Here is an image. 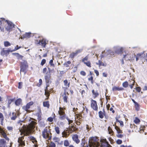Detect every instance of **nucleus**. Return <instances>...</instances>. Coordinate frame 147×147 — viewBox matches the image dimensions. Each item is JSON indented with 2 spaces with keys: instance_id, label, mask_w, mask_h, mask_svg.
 <instances>
[{
  "instance_id": "obj_1",
  "label": "nucleus",
  "mask_w": 147,
  "mask_h": 147,
  "mask_svg": "<svg viewBox=\"0 0 147 147\" xmlns=\"http://www.w3.org/2000/svg\"><path fill=\"white\" fill-rule=\"evenodd\" d=\"M36 123L34 121H32L29 124V127H25L23 129L20 130V135L23 136L19 137L18 139V142L19 146H25V144L24 140V136H29L31 132V129H34Z\"/></svg>"
},
{
  "instance_id": "obj_2",
  "label": "nucleus",
  "mask_w": 147,
  "mask_h": 147,
  "mask_svg": "<svg viewBox=\"0 0 147 147\" xmlns=\"http://www.w3.org/2000/svg\"><path fill=\"white\" fill-rule=\"evenodd\" d=\"M6 23L8 24L5 27V30L9 32L12 31L13 28L14 27V25L11 22L9 21L4 18H0V30L3 32L4 28L5 27Z\"/></svg>"
},
{
  "instance_id": "obj_3",
  "label": "nucleus",
  "mask_w": 147,
  "mask_h": 147,
  "mask_svg": "<svg viewBox=\"0 0 147 147\" xmlns=\"http://www.w3.org/2000/svg\"><path fill=\"white\" fill-rule=\"evenodd\" d=\"M98 141V138L96 136L90 137L88 142L89 147H98L100 145Z\"/></svg>"
},
{
  "instance_id": "obj_4",
  "label": "nucleus",
  "mask_w": 147,
  "mask_h": 147,
  "mask_svg": "<svg viewBox=\"0 0 147 147\" xmlns=\"http://www.w3.org/2000/svg\"><path fill=\"white\" fill-rule=\"evenodd\" d=\"M50 126L45 127L42 132V136L45 139L49 138V139L52 138V133L51 132Z\"/></svg>"
},
{
  "instance_id": "obj_5",
  "label": "nucleus",
  "mask_w": 147,
  "mask_h": 147,
  "mask_svg": "<svg viewBox=\"0 0 147 147\" xmlns=\"http://www.w3.org/2000/svg\"><path fill=\"white\" fill-rule=\"evenodd\" d=\"M20 73L23 72L26 74V70L28 67L27 61L25 60H23L22 62H20Z\"/></svg>"
},
{
  "instance_id": "obj_6",
  "label": "nucleus",
  "mask_w": 147,
  "mask_h": 147,
  "mask_svg": "<svg viewBox=\"0 0 147 147\" xmlns=\"http://www.w3.org/2000/svg\"><path fill=\"white\" fill-rule=\"evenodd\" d=\"M65 108L59 107L58 114L59 115V119L61 120H65L66 118V115L65 113Z\"/></svg>"
},
{
  "instance_id": "obj_7",
  "label": "nucleus",
  "mask_w": 147,
  "mask_h": 147,
  "mask_svg": "<svg viewBox=\"0 0 147 147\" xmlns=\"http://www.w3.org/2000/svg\"><path fill=\"white\" fill-rule=\"evenodd\" d=\"M48 71L45 74V79L46 83H51V70L50 68L48 67Z\"/></svg>"
},
{
  "instance_id": "obj_8",
  "label": "nucleus",
  "mask_w": 147,
  "mask_h": 147,
  "mask_svg": "<svg viewBox=\"0 0 147 147\" xmlns=\"http://www.w3.org/2000/svg\"><path fill=\"white\" fill-rule=\"evenodd\" d=\"M34 104V102L32 101H30L28 102L26 105L22 107V109L27 113H29L31 112V111L29 110L30 108V107L32 105Z\"/></svg>"
},
{
  "instance_id": "obj_9",
  "label": "nucleus",
  "mask_w": 147,
  "mask_h": 147,
  "mask_svg": "<svg viewBox=\"0 0 147 147\" xmlns=\"http://www.w3.org/2000/svg\"><path fill=\"white\" fill-rule=\"evenodd\" d=\"M90 106L92 109L95 111H98V106L96 101L92 99L91 100Z\"/></svg>"
},
{
  "instance_id": "obj_10",
  "label": "nucleus",
  "mask_w": 147,
  "mask_h": 147,
  "mask_svg": "<svg viewBox=\"0 0 147 147\" xmlns=\"http://www.w3.org/2000/svg\"><path fill=\"white\" fill-rule=\"evenodd\" d=\"M6 130L5 129L2 128L0 126V133L1 134V136L5 139V140L9 141V139L7 136L6 133Z\"/></svg>"
},
{
  "instance_id": "obj_11",
  "label": "nucleus",
  "mask_w": 147,
  "mask_h": 147,
  "mask_svg": "<svg viewBox=\"0 0 147 147\" xmlns=\"http://www.w3.org/2000/svg\"><path fill=\"white\" fill-rule=\"evenodd\" d=\"M100 141L101 144L100 147H112L106 139H101Z\"/></svg>"
},
{
  "instance_id": "obj_12",
  "label": "nucleus",
  "mask_w": 147,
  "mask_h": 147,
  "mask_svg": "<svg viewBox=\"0 0 147 147\" xmlns=\"http://www.w3.org/2000/svg\"><path fill=\"white\" fill-rule=\"evenodd\" d=\"M46 40L44 38L41 40H36V43L37 44H39L41 45L42 47L45 48L46 45L47 43Z\"/></svg>"
},
{
  "instance_id": "obj_13",
  "label": "nucleus",
  "mask_w": 147,
  "mask_h": 147,
  "mask_svg": "<svg viewBox=\"0 0 147 147\" xmlns=\"http://www.w3.org/2000/svg\"><path fill=\"white\" fill-rule=\"evenodd\" d=\"M82 117L81 114H76L75 115V118L76 120V119L78 120L76 121V123L78 125H80L81 124L80 121L82 120Z\"/></svg>"
},
{
  "instance_id": "obj_14",
  "label": "nucleus",
  "mask_w": 147,
  "mask_h": 147,
  "mask_svg": "<svg viewBox=\"0 0 147 147\" xmlns=\"http://www.w3.org/2000/svg\"><path fill=\"white\" fill-rule=\"evenodd\" d=\"M98 115L99 117L101 119L103 118L104 117L106 118V113L104 109H103L102 111H99L98 112Z\"/></svg>"
},
{
  "instance_id": "obj_15",
  "label": "nucleus",
  "mask_w": 147,
  "mask_h": 147,
  "mask_svg": "<svg viewBox=\"0 0 147 147\" xmlns=\"http://www.w3.org/2000/svg\"><path fill=\"white\" fill-rule=\"evenodd\" d=\"M20 113L18 112H13L11 115H9L11 120H14L20 115Z\"/></svg>"
},
{
  "instance_id": "obj_16",
  "label": "nucleus",
  "mask_w": 147,
  "mask_h": 147,
  "mask_svg": "<svg viewBox=\"0 0 147 147\" xmlns=\"http://www.w3.org/2000/svg\"><path fill=\"white\" fill-rule=\"evenodd\" d=\"M82 50L78 49L75 51V52H73L70 54L69 56V58L71 59H73L74 57L76 56L78 53H81Z\"/></svg>"
},
{
  "instance_id": "obj_17",
  "label": "nucleus",
  "mask_w": 147,
  "mask_h": 147,
  "mask_svg": "<svg viewBox=\"0 0 147 147\" xmlns=\"http://www.w3.org/2000/svg\"><path fill=\"white\" fill-rule=\"evenodd\" d=\"M69 94L68 92H65L62 95L64 102L67 103L68 102V96Z\"/></svg>"
},
{
  "instance_id": "obj_18",
  "label": "nucleus",
  "mask_w": 147,
  "mask_h": 147,
  "mask_svg": "<svg viewBox=\"0 0 147 147\" xmlns=\"http://www.w3.org/2000/svg\"><path fill=\"white\" fill-rule=\"evenodd\" d=\"M73 140L76 144H78L80 142V140L78 139V136L77 134H74L72 137Z\"/></svg>"
},
{
  "instance_id": "obj_19",
  "label": "nucleus",
  "mask_w": 147,
  "mask_h": 147,
  "mask_svg": "<svg viewBox=\"0 0 147 147\" xmlns=\"http://www.w3.org/2000/svg\"><path fill=\"white\" fill-rule=\"evenodd\" d=\"M10 52V51L9 50H5L4 48H3L0 52L1 55L2 56L4 55H6L7 56L8 54Z\"/></svg>"
},
{
  "instance_id": "obj_20",
  "label": "nucleus",
  "mask_w": 147,
  "mask_h": 147,
  "mask_svg": "<svg viewBox=\"0 0 147 147\" xmlns=\"http://www.w3.org/2000/svg\"><path fill=\"white\" fill-rule=\"evenodd\" d=\"M131 54L127 53L123 55V59H124L125 60H133L134 59L131 58Z\"/></svg>"
},
{
  "instance_id": "obj_21",
  "label": "nucleus",
  "mask_w": 147,
  "mask_h": 147,
  "mask_svg": "<svg viewBox=\"0 0 147 147\" xmlns=\"http://www.w3.org/2000/svg\"><path fill=\"white\" fill-rule=\"evenodd\" d=\"M92 96L93 98L95 99L99 95V93L98 90H95L93 89L92 91Z\"/></svg>"
},
{
  "instance_id": "obj_22",
  "label": "nucleus",
  "mask_w": 147,
  "mask_h": 147,
  "mask_svg": "<svg viewBox=\"0 0 147 147\" xmlns=\"http://www.w3.org/2000/svg\"><path fill=\"white\" fill-rule=\"evenodd\" d=\"M81 145V146L83 147H88L87 145V142L84 138L82 140Z\"/></svg>"
},
{
  "instance_id": "obj_23",
  "label": "nucleus",
  "mask_w": 147,
  "mask_h": 147,
  "mask_svg": "<svg viewBox=\"0 0 147 147\" xmlns=\"http://www.w3.org/2000/svg\"><path fill=\"white\" fill-rule=\"evenodd\" d=\"M71 63V61H67L64 63L63 64V65L65 67L67 68V69L68 70L71 69L70 67V65Z\"/></svg>"
},
{
  "instance_id": "obj_24",
  "label": "nucleus",
  "mask_w": 147,
  "mask_h": 147,
  "mask_svg": "<svg viewBox=\"0 0 147 147\" xmlns=\"http://www.w3.org/2000/svg\"><path fill=\"white\" fill-rule=\"evenodd\" d=\"M124 90V88L122 87H119L115 86L113 87L112 88V90L113 91L123 90Z\"/></svg>"
},
{
  "instance_id": "obj_25",
  "label": "nucleus",
  "mask_w": 147,
  "mask_h": 147,
  "mask_svg": "<svg viewBox=\"0 0 147 147\" xmlns=\"http://www.w3.org/2000/svg\"><path fill=\"white\" fill-rule=\"evenodd\" d=\"M63 137H65V138H67L69 136V134L68 132L65 130H64L62 133Z\"/></svg>"
},
{
  "instance_id": "obj_26",
  "label": "nucleus",
  "mask_w": 147,
  "mask_h": 147,
  "mask_svg": "<svg viewBox=\"0 0 147 147\" xmlns=\"http://www.w3.org/2000/svg\"><path fill=\"white\" fill-rule=\"evenodd\" d=\"M22 102V100L21 98H19L17 99L15 102V104L16 105L18 106L20 105Z\"/></svg>"
},
{
  "instance_id": "obj_27",
  "label": "nucleus",
  "mask_w": 147,
  "mask_h": 147,
  "mask_svg": "<svg viewBox=\"0 0 147 147\" xmlns=\"http://www.w3.org/2000/svg\"><path fill=\"white\" fill-rule=\"evenodd\" d=\"M43 106L45 107H46L48 108H49L50 107V104L49 101H44L43 102Z\"/></svg>"
},
{
  "instance_id": "obj_28",
  "label": "nucleus",
  "mask_w": 147,
  "mask_h": 147,
  "mask_svg": "<svg viewBox=\"0 0 147 147\" xmlns=\"http://www.w3.org/2000/svg\"><path fill=\"white\" fill-rule=\"evenodd\" d=\"M32 140V142L34 144V147H37L38 145L37 144V142L36 139L34 137H32L31 138Z\"/></svg>"
},
{
  "instance_id": "obj_29",
  "label": "nucleus",
  "mask_w": 147,
  "mask_h": 147,
  "mask_svg": "<svg viewBox=\"0 0 147 147\" xmlns=\"http://www.w3.org/2000/svg\"><path fill=\"white\" fill-rule=\"evenodd\" d=\"M143 54V53H138L136 56L134 55V57H135L136 58V61H138L139 59L141 58L142 57V56Z\"/></svg>"
},
{
  "instance_id": "obj_30",
  "label": "nucleus",
  "mask_w": 147,
  "mask_h": 147,
  "mask_svg": "<svg viewBox=\"0 0 147 147\" xmlns=\"http://www.w3.org/2000/svg\"><path fill=\"white\" fill-rule=\"evenodd\" d=\"M65 130L70 134L73 132L75 131V128H73V129H72L71 128L69 127L67 129H66Z\"/></svg>"
},
{
  "instance_id": "obj_31",
  "label": "nucleus",
  "mask_w": 147,
  "mask_h": 147,
  "mask_svg": "<svg viewBox=\"0 0 147 147\" xmlns=\"http://www.w3.org/2000/svg\"><path fill=\"white\" fill-rule=\"evenodd\" d=\"M129 81V86L130 87V88L132 89L133 88V86L134 85L135 81L134 80H131V81Z\"/></svg>"
},
{
  "instance_id": "obj_32",
  "label": "nucleus",
  "mask_w": 147,
  "mask_h": 147,
  "mask_svg": "<svg viewBox=\"0 0 147 147\" xmlns=\"http://www.w3.org/2000/svg\"><path fill=\"white\" fill-rule=\"evenodd\" d=\"M30 33H26L23 35V37L24 38H28L31 36Z\"/></svg>"
},
{
  "instance_id": "obj_33",
  "label": "nucleus",
  "mask_w": 147,
  "mask_h": 147,
  "mask_svg": "<svg viewBox=\"0 0 147 147\" xmlns=\"http://www.w3.org/2000/svg\"><path fill=\"white\" fill-rule=\"evenodd\" d=\"M123 49L122 48L117 49L115 51V52L117 54H121L123 51Z\"/></svg>"
},
{
  "instance_id": "obj_34",
  "label": "nucleus",
  "mask_w": 147,
  "mask_h": 147,
  "mask_svg": "<svg viewBox=\"0 0 147 147\" xmlns=\"http://www.w3.org/2000/svg\"><path fill=\"white\" fill-rule=\"evenodd\" d=\"M108 130L109 132V134L111 135H113L114 132L113 131L112 129L111 128L110 126H109L108 128Z\"/></svg>"
},
{
  "instance_id": "obj_35",
  "label": "nucleus",
  "mask_w": 147,
  "mask_h": 147,
  "mask_svg": "<svg viewBox=\"0 0 147 147\" xmlns=\"http://www.w3.org/2000/svg\"><path fill=\"white\" fill-rule=\"evenodd\" d=\"M54 114V116H53V117H48L47 119V121L49 122H52L53 121V119H54L56 117V115L55 114L53 113Z\"/></svg>"
},
{
  "instance_id": "obj_36",
  "label": "nucleus",
  "mask_w": 147,
  "mask_h": 147,
  "mask_svg": "<svg viewBox=\"0 0 147 147\" xmlns=\"http://www.w3.org/2000/svg\"><path fill=\"white\" fill-rule=\"evenodd\" d=\"M115 129L117 131V133L120 134L123 133L122 131L118 126L115 125Z\"/></svg>"
},
{
  "instance_id": "obj_37",
  "label": "nucleus",
  "mask_w": 147,
  "mask_h": 147,
  "mask_svg": "<svg viewBox=\"0 0 147 147\" xmlns=\"http://www.w3.org/2000/svg\"><path fill=\"white\" fill-rule=\"evenodd\" d=\"M54 130L56 133L59 134L60 133V128L57 126H55L54 128Z\"/></svg>"
},
{
  "instance_id": "obj_38",
  "label": "nucleus",
  "mask_w": 147,
  "mask_h": 147,
  "mask_svg": "<svg viewBox=\"0 0 147 147\" xmlns=\"http://www.w3.org/2000/svg\"><path fill=\"white\" fill-rule=\"evenodd\" d=\"M63 82L64 83V86L68 88L70 86V82L68 83V81L67 80H64Z\"/></svg>"
},
{
  "instance_id": "obj_39",
  "label": "nucleus",
  "mask_w": 147,
  "mask_h": 147,
  "mask_svg": "<svg viewBox=\"0 0 147 147\" xmlns=\"http://www.w3.org/2000/svg\"><path fill=\"white\" fill-rule=\"evenodd\" d=\"M134 107L136 110L138 111L140 109V106L139 104L137 102L134 104Z\"/></svg>"
},
{
  "instance_id": "obj_40",
  "label": "nucleus",
  "mask_w": 147,
  "mask_h": 147,
  "mask_svg": "<svg viewBox=\"0 0 147 147\" xmlns=\"http://www.w3.org/2000/svg\"><path fill=\"white\" fill-rule=\"evenodd\" d=\"M4 117L3 114L0 112V121L1 123H3L4 120Z\"/></svg>"
},
{
  "instance_id": "obj_41",
  "label": "nucleus",
  "mask_w": 147,
  "mask_h": 147,
  "mask_svg": "<svg viewBox=\"0 0 147 147\" xmlns=\"http://www.w3.org/2000/svg\"><path fill=\"white\" fill-rule=\"evenodd\" d=\"M15 55L16 56L17 59H22V58L23 57V56L20 55L19 53H16L15 54Z\"/></svg>"
},
{
  "instance_id": "obj_42",
  "label": "nucleus",
  "mask_w": 147,
  "mask_h": 147,
  "mask_svg": "<svg viewBox=\"0 0 147 147\" xmlns=\"http://www.w3.org/2000/svg\"><path fill=\"white\" fill-rule=\"evenodd\" d=\"M6 143V141L3 139H1L0 140V146H1L4 145Z\"/></svg>"
},
{
  "instance_id": "obj_43",
  "label": "nucleus",
  "mask_w": 147,
  "mask_h": 147,
  "mask_svg": "<svg viewBox=\"0 0 147 147\" xmlns=\"http://www.w3.org/2000/svg\"><path fill=\"white\" fill-rule=\"evenodd\" d=\"M98 65L99 66H106L107 65V64L104 63L103 62L101 61L100 60H99L98 61Z\"/></svg>"
},
{
  "instance_id": "obj_44",
  "label": "nucleus",
  "mask_w": 147,
  "mask_h": 147,
  "mask_svg": "<svg viewBox=\"0 0 147 147\" xmlns=\"http://www.w3.org/2000/svg\"><path fill=\"white\" fill-rule=\"evenodd\" d=\"M36 115L38 117V119L39 120H40L42 119V113H37Z\"/></svg>"
},
{
  "instance_id": "obj_45",
  "label": "nucleus",
  "mask_w": 147,
  "mask_h": 147,
  "mask_svg": "<svg viewBox=\"0 0 147 147\" xmlns=\"http://www.w3.org/2000/svg\"><path fill=\"white\" fill-rule=\"evenodd\" d=\"M128 85V82L127 81L123 82L122 84L123 86L125 88H126L127 87Z\"/></svg>"
},
{
  "instance_id": "obj_46",
  "label": "nucleus",
  "mask_w": 147,
  "mask_h": 147,
  "mask_svg": "<svg viewBox=\"0 0 147 147\" xmlns=\"http://www.w3.org/2000/svg\"><path fill=\"white\" fill-rule=\"evenodd\" d=\"M88 80L89 81L91 82V83L92 84H93L94 82L93 80V77L92 76H90L88 78Z\"/></svg>"
},
{
  "instance_id": "obj_47",
  "label": "nucleus",
  "mask_w": 147,
  "mask_h": 147,
  "mask_svg": "<svg viewBox=\"0 0 147 147\" xmlns=\"http://www.w3.org/2000/svg\"><path fill=\"white\" fill-rule=\"evenodd\" d=\"M140 122V120L137 117L135 118V120H134V122L136 124H139Z\"/></svg>"
},
{
  "instance_id": "obj_48",
  "label": "nucleus",
  "mask_w": 147,
  "mask_h": 147,
  "mask_svg": "<svg viewBox=\"0 0 147 147\" xmlns=\"http://www.w3.org/2000/svg\"><path fill=\"white\" fill-rule=\"evenodd\" d=\"M4 46L5 47H7L11 45V43L8 41H5L4 42Z\"/></svg>"
},
{
  "instance_id": "obj_49",
  "label": "nucleus",
  "mask_w": 147,
  "mask_h": 147,
  "mask_svg": "<svg viewBox=\"0 0 147 147\" xmlns=\"http://www.w3.org/2000/svg\"><path fill=\"white\" fill-rule=\"evenodd\" d=\"M84 64L86 65L88 67H91V63L90 61H88L86 62H84Z\"/></svg>"
},
{
  "instance_id": "obj_50",
  "label": "nucleus",
  "mask_w": 147,
  "mask_h": 147,
  "mask_svg": "<svg viewBox=\"0 0 147 147\" xmlns=\"http://www.w3.org/2000/svg\"><path fill=\"white\" fill-rule=\"evenodd\" d=\"M69 144V143L67 140H65L64 141V145L65 146H68Z\"/></svg>"
},
{
  "instance_id": "obj_51",
  "label": "nucleus",
  "mask_w": 147,
  "mask_h": 147,
  "mask_svg": "<svg viewBox=\"0 0 147 147\" xmlns=\"http://www.w3.org/2000/svg\"><path fill=\"white\" fill-rule=\"evenodd\" d=\"M49 63L50 65L51 66H52L53 67H55V64L53 63V60L51 59V60L49 62Z\"/></svg>"
},
{
  "instance_id": "obj_52",
  "label": "nucleus",
  "mask_w": 147,
  "mask_h": 147,
  "mask_svg": "<svg viewBox=\"0 0 147 147\" xmlns=\"http://www.w3.org/2000/svg\"><path fill=\"white\" fill-rule=\"evenodd\" d=\"M88 57L87 56H86L84 58H83L82 59V61L84 63V62H86L87 61H88Z\"/></svg>"
},
{
  "instance_id": "obj_53",
  "label": "nucleus",
  "mask_w": 147,
  "mask_h": 147,
  "mask_svg": "<svg viewBox=\"0 0 147 147\" xmlns=\"http://www.w3.org/2000/svg\"><path fill=\"white\" fill-rule=\"evenodd\" d=\"M42 84V81L41 79H40L39 81V83L36 84V86L38 87H40Z\"/></svg>"
},
{
  "instance_id": "obj_54",
  "label": "nucleus",
  "mask_w": 147,
  "mask_h": 147,
  "mask_svg": "<svg viewBox=\"0 0 147 147\" xmlns=\"http://www.w3.org/2000/svg\"><path fill=\"white\" fill-rule=\"evenodd\" d=\"M46 63V60L45 59H43L41 62L40 65L43 66Z\"/></svg>"
},
{
  "instance_id": "obj_55",
  "label": "nucleus",
  "mask_w": 147,
  "mask_h": 147,
  "mask_svg": "<svg viewBox=\"0 0 147 147\" xmlns=\"http://www.w3.org/2000/svg\"><path fill=\"white\" fill-rule=\"evenodd\" d=\"M15 100L14 98L11 99H9L8 100V104L9 105L11 104V103Z\"/></svg>"
},
{
  "instance_id": "obj_56",
  "label": "nucleus",
  "mask_w": 147,
  "mask_h": 147,
  "mask_svg": "<svg viewBox=\"0 0 147 147\" xmlns=\"http://www.w3.org/2000/svg\"><path fill=\"white\" fill-rule=\"evenodd\" d=\"M50 92L51 91L45 92V94L46 97L49 96Z\"/></svg>"
},
{
  "instance_id": "obj_57",
  "label": "nucleus",
  "mask_w": 147,
  "mask_h": 147,
  "mask_svg": "<svg viewBox=\"0 0 147 147\" xmlns=\"http://www.w3.org/2000/svg\"><path fill=\"white\" fill-rule=\"evenodd\" d=\"M49 83H46V86L45 90V92L50 91L48 90V87L49 86Z\"/></svg>"
},
{
  "instance_id": "obj_58",
  "label": "nucleus",
  "mask_w": 147,
  "mask_h": 147,
  "mask_svg": "<svg viewBox=\"0 0 147 147\" xmlns=\"http://www.w3.org/2000/svg\"><path fill=\"white\" fill-rule=\"evenodd\" d=\"M66 119L68 121V124L69 125L71 123H73V120H70L67 117H66Z\"/></svg>"
},
{
  "instance_id": "obj_59",
  "label": "nucleus",
  "mask_w": 147,
  "mask_h": 147,
  "mask_svg": "<svg viewBox=\"0 0 147 147\" xmlns=\"http://www.w3.org/2000/svg\"><path fill=\"white\" fill-rule=\"evenodd\" d=\"M22 82H19L18 83V88L19 89H21L22 88Z\"/></svg>"
},
{
  "instance_id": "obj_60",
  "label": "nucleus",
  "mask_w": 147,
  "mask_h": 147,
  "mask_svg": "<svg viewBox=\"0 0 147 147\" xmlns=\"http://www.w3.org/2000/svg\"><path fill=\"white\" fill-rule=\"evenodd\" d=\"M55 144L53 142H51L50 143L49 147H55Z\"/></svg>"
},
{
  "instance_id": "obj_61",
  "label": "nucleus",
  "mask_w": 147,
  "mask_h": 147,
  "mask_svg": "<svg viewBox=\"0 0 147 147\" xmlns=\"http://www.w3.org/2000/svg\"><path fill=\"white\" fill-rule=\"evenodd\" d=\"M7 129L9 131H12L13 129V127L11 126H8L7 127Z\"/></svg>"
},
{
  "instance_id": "obj_62",
  "label": "nucleus",
  "mask_w": 147,
  "mask_h": 147,
  "mask_svg": "<svg viewBox=\"0 0 147 147\" xmlns=\"http://www.w3.org/2000/svg\"><path fill=\"white\" fill-rule=\"evenodd\" d=\"M80 74L84 76L86 75V73L84 71H82L80 72Z\"/></svg>"
},
{
  "instance_id": "obj_63",
  "label": "nucleus",
  "mask_w": 147,
  "mask_h": 147,
  "mask_svg": "<svg viewBox=\"0 0 147 147\" xmlns=\"http://www.w3.org/2000/svg\"><path fill=\"white\" fill-rule=\"evenodd\" d=\"M136 90L138 92H140L141 90V88L140 87H137L136 88Z\"/></svg>"
},
{
  "instance_id": "obj_64",
  "label": "nucleus",
  "mask_w": 147,
  "mask_h": 147,
  "mask_svg": "<svg viewBox=\"0 0 147 147\" xmlns=\"http://www.w3.org/2000/svg\"><path fill=\"white\" fill-rule=\"evenodd\" d=\"M47 71V69L46 67L44 68L42 70V73L43 74L46 73Z\"/></svg>"
}]
</instances>
